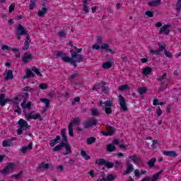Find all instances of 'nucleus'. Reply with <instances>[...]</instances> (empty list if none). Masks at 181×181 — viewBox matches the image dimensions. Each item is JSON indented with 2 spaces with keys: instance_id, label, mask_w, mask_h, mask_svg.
I'll return each mask as SVG.
<instances>
[{
  "instance_id": "obj_1",
  "label": "nucleus",
  "mask_w": 181,
  "mask_h": 181,
  "mask_svg": "<svg viewBox=\"0 0 181 181\" xmlns=\"http://www.w3.org/2000/svg\"><path fill=\"white\" fill-rule=\"evenodd\" d=\"M83 52V48H77V47H74V49H71L70 53L71 57H64V60L66 62H70V64L74 66V67H77V63H81L83 62L84 57L78 53Z\"/></svg>"
},
{
  "instance_id": "obj_2",
  "label": "nucleus",
  "mask_w": 181,
  "mask_h": 181,
  "mask_svg": "<svg viewBox=\"0 0 181 181\" xmlns=\"http://www.w3.org/2000/svg\"><path fill=\"white\" fill-rule=\"evenodd\" d=\"M95 163L98 165V166H105L107 169H112V168H114V163H111L104 158L97 160Z\"/></svg>"
},
{
  "instance_id": "obj_3",
  "label": "nucleus",
  "mask_w": 181,
  "mask_h": 181,
  "mask_svg": "<svg viewBox=\"0 0 181 181\" xmlns=\"http://www.w3.org/2000/svg\"><path fill=\"white\" fill-rule=\"evenodd\" d=\"M24 115L27 121L30 119H40V121H43V118L40 116V114L37 113L35 116H33V112H27L26 110H23Z\"/></svg>"
},
{
  "instance_id": "obj_4",
  "label": "nucleus",
  "mask_w": 181,
  "mask_h": 181,
  "mask_svg": "<svg viewBox=\"0 0 181 181\" xmlns=\"http://www.w3.org/2000/svg\"><path fill=\"white\" fill-rule=\"evenodd\" d=\"M92 49H95L96 50H100V49H103V50H106V52H110L112 54H115V52L110 49V45H108V44H102L100 47V45L95 44L93 45Z\"/></svg>"
},
{
  "instance_id": "obj_5",
  "label": "nucleus",
  "mask_w": 181,
  "mask_h": 181,
  "mask_svg": "<svg viewBox=\"0 0 181 181\" xmlns=\"http://www.w3.org/2000/svg\"><path fill=\"white\" fill-rule=\"evenodd\" d=\"M119 104L122 111H128V107H127V100H125V98L122 96V95H119Z\"/></svg>"
},
{
  "instance_id": "obj_6",
  "label": "nucleus",
  "mask_w": 181,
  "mask_h": 181,
  "mask_svg": "<svg viewBox=\"0 0 181 181\" xmlns=\"http://www.w3.org/2000/svg\"><path fill=\"white\" fill-rule=\"evenodd\" d=\"M16 30V36H23L24 35H28V30L25 29V27H23L22 24H18L17 25Z\"/></svg>"
},
{
  "instance_id": "obj_7",
  "label": "nucleus",
  "mask_w": 181,
  "mask_h": 181,
  "mask_svg": "<svg viewBox=\"0 0 181 181\" xmlns=\"http://www.w3.org/2000/svg\"><path fill=\"white\" fill-rule=\"evenodd\" d=\"M16 165L13 163H8L4 169L0 171L1 175H8L9 173V170H12L13 168H15Z\"/></svg>"
},
{
  "instance_id": "obj_8",
  "label": "nucleus",
  "mask_w": 181,
  "mask_h": 181,
  "mask_svg": "<svg viewBox=\"0 0 181 181\" xmlns=\"http://www.w3.org/2000/svg\"><path fill=\"white\" fill-rule=\"evenodd\" d=\"M83 128L85 129H88V128H91V127H93L94 125H97V119H89L86 120L83 124Z\"/></svg>"
},
{
  "instance_id": "obj_9",
  "label": "nucleus",
  "mask_w": 181,
  "mask_h": 181,
  "mask_svg": "<svg viewBox=\"0 0 181 181\" xmlns=\"http://www.w3.org/2000/svg\"><path fill=\"white\" fill-rule=\"evenodd\" d=\"M28 98H29V93H22L18 95L16 98H14V100H19V101H22L23 100V103H25L28 101Z\"/></svg>"
},
{
  "instance_id": "obj_10",
  "label": "nucleus",
  "mask_w": 181,
  "mask_h": 181,
  "mask_svg": "<svg viewBox=\"0 0 181 181\" xmlns=\"http://www.w3.org/2000/svg\"><path fill=\"white\" fill-rule=\"evenodd\" d=\"M102 178H98L96 181H112L115 179L112 174L108 175L106 180H105V173L104 172L101 173Z\"/></svg>"
},
{
  "instance_id": "obj_11",
  "label": "nucleus",
  "mask_w": 181,
  "mask_h": 181,
  "mask_svg": "<svg viewBox=\"0 0 181 181\" xmlns=\"http://www.w3.org/2000/svg\"><path fill=\"white\" fill-rule=\"evenodd\" d=\"M169 28H170V25L166 24L164 25L159 30V33L160 35H168L169 33H170V30H169Z\"/></svg>"
},
{
  "instance_id": "obj_12",
  "label": "nucleus",
  "mask_w": 181,
  "mask_h": 181,
  "mask_svg": "<svg viewBox=\"0 0 181 181\" xmlns=\"http://www.w3.org/2000/svg\"><path fill=\"white\" fill-rule=\"evenodd\" d=\"M18 124L20 128H21V129L26 130V129H28V128H30V126L29 124H28V122H26L23 119H21L18 121Z\"/></svg>"
},
{
  "instance_id": "obj_13",
  "label": "nucleus",
  "mask_w": 181,
  "mask_h": 181,
  "mask_svg": "<svg viewBox=\"0 0 181 181\" xmlns=\"http://www.w3.org/2000/svg\"><path fill=\"white\" fill-rule=\"evenodd\" d=\"M22 60L24 63H29V62H30V60H33V56L32 55V54L25 52V53H24Z\"/></svg>"
},
{
  "instance_id": "obj_14",
  "label": "nucleus",
  "mask_w": 181,
  "mask_h": 181,
  "mask_svg": "<svg viewBox=\"0 0 181 181\" xmlns=\"http://www.w3.org/2000/svg\"><path fill=\"white\" fill-rule=\"evenodd\" d=\"M16 138H12L11 139H6L3 141L2 145L4 148H8L9 146H12L13 144L12 141H15Z\"/></svg>"
},
{
  "instance_id": "obj_15",
  "label": "nucleus",
  "mask_w": 181,
  "mask_h": 181,
  "mask_svg": "<svg viewBox=\"0 0 181 181\" xmlns=\"http://www.w3.org/2000/svg\"><path fill=\"white\" fill-rule=\"evenodd\" d=\"M64 148H65L66 152L63 153L62 155L66 156V155H70V153H71V146L69 143H64Z\"/></svg>"
},
{
  "instance_id": "obj_16",
  "label": "nucleus",
  "mask_w": 181,
  "mask_h": 181,
  "mask_svg": "<svg viewBox=\"0 0 181 181\" xmlns=\"http://www.w3.org/2000/svg\"><path fill=\"white\" fill-rule=\"evenodd\" d=\"M49 168H50V165H49V163H42L41 165L37 168V170H40L39 172H43V169L47 170Z\"/></svg>"
},
{
  "instance_id": "obj_17",
  "label": "nucleus",
  "mask_w": 181,
  "mask_h": 181,
  "mask_svg": "<svg viewBox=\"0 0 181 181\" xmlns=\"http://www.w3.org/2000/svg\"><path fill=\"white\" fill-rule=\"evenodd\" d=\"M6 76L5 80L8 81V80H13V71L8 69L6 71Z\"/></svg>"
},
{
  "instance_id": "obj_18",
  "label": "nucleus",
  "mask_w": 181,
  "mask_h": 181,
  "mask_svg": "<svg viewBox=\"0 0 181 181\" xmlns=\"http://www.w3.org/2000/svg\"><path fill=\"white\" fill-rule=\"evenodd\" d=\"M163 155L165 156H169V158H176L177 153L175 151H166L163 152Z\"/></svg>"
},
{
  "instance_id": "obj_19",
  "label": "nucleus",
  "mask_w": 181,
  "mask_h": 181,
  "mask_svg": "<svg viewBox=\"0 0 181 181\" xmlns=\"http://www.w3.org/2000/svg\"><path fill=\"white\" fill-rule=\"evenodd\" d=\"M56 56H57V59H59V57H61L63 62H65V63H70V62L64 60V57H70L66 56V54L64 53V51L57 52L56 54Z\"/></svg>"
},
{
  "instance_id": "obj_20",
  "label": "nucleus",
  "mask_w": 181,
  "mask_h": 181,
  "mask_svg": "<svg viewBox=\"0 0 181 181\" xmlns=\"http://www.w3.org/2000/svg\"><path fill=\"white\" fill-rule=\"evenodd\" d=\"M62 141L60 136H57L55 139L50 140L49 146L53 148L54 145L59 144V142Z\"/></svg>"
},
{
  "instance_id": "obj_21",
  "label": "nucleus",
  "mask_w": 181,
  "mask_h": 181,
  "mask_svg": "<svg viewBox=\"0 0 181 181\" xmlns=\"http://www.w3.org/2000/svg\"><path fill=\"white\" fill-rule=\"evenodd\" d=\"M132 172H134V165L131 163H129L127 164L126 170L123 172V175H128Z\"/></svg>"
},
{
  "instance_id": "obj_22",
  "label": "nucleus",
  "mask_w": 181,
  "mask_h": 181,
  "mask_svg": "<svg viewBox=\"0 0 181 181\" xmlns=\"http://www.w3.org/2000/svg\"><path fill=\"white\" fill-rule=\"evenodd\" d=\"M160 4H162V2L160 1V0H153L152 1H149L148 3V5L149 6H152L153 8L156 7V6H159V5H160Z\"/></svg>"
},
{
  "instance_id": "obj_23",
  "label": "nucleus",
  "mask_w": 181,
  "mask_h": 181,
  "mask_svg": "<svg viewBox=\"0 0 181 181\" xmlns=\"http://www.w3.org/2000/svg\"><path fill=\"white\" fill-rule=\"evenodd\" d=\"M61 135L62 136V142H64V144H69V139H67V135H66V129H62L61 130Z\"/></svg>"
},
{
  "instance_id": "obj_24",
  "label": "nucleus",
  "mask_w": 181,
  "mask_h": 181,
  "mask_svg": "<svg viewBox=\"0 0 181 181\" xmlns=\"http://www.w3.org/2000/svg\"><path fill=\"white\" fill-rule=\"evenodd\" d=\"M64 148V142L62 141L59 143V145L56 146L54 148H53L52 151L53 152H59V151H62Z\"/></svg>"
},
{
  "instance_id": "obj_25",
  "label": "nucleus",
  "mask_w": 181,
  "mask_h": 181,
  "mask_svg": "<svg viewBox=\"0 0 181 181\" xmlns=\"http://www.w3.org/2000/svg\"><path fill=\"white\" fill-rule=\"evenodd\" d=\"M1 49L3 50H9V51L11 50V52H13V53H16L17 52H19V48H12L8 45H3L1 47Z\"/></svg>"
},
{
  "instance_id": "obj_26",
  "label": "nucleus",
  "mask_w": 181,
  "mask_h": 181,
  "mask_svg": "<svg viewBox=\"0 0 181 181\" xmlns=\"http://www.w3.org/2000/svg\"><path fill=\"white\" fill-rule=\"evenodd\" d=\"M129 159H132L133 160L134 163H139L142 160V158L138 157L136 155H133L131 156H129Z\"/></svg>"
},
{
  "instance_id": "obj_27",
  "label": "nucleus",
  "mask_w": 181,
  "mask_h": 181,
  "mask_svg": "<svg viewBox=\"0 0 181 181\" xmlns=\"http://www.w3.org/2000/svg\"><path fill=\"white\" fill-rule=\"evenodd\" d=\"M22 108H23L24 110H26V108H28V110H31L32 109V102L29 101L28 102V103L26 104V102H23L21 104Z\"/></svg>"
},
{
  "instance_id": "obj_28",
  "label": "nucleus",
  "mask_w": 181,
  "mask_h": 181,
  "mask_svg": "<svg viewBox=\"0 0 181 181\" xmlns=\"http://www.w3.org/2000/svg\"><path fill=\"white\" fill-rule=\"evenodd\" d=\"M100 84H102V86H101L102 91L103 93H105V94H107V93H108V90L110 89V88H108V86H107V82L102 81H100Z\"/></svg>"
},
{
  "instance_id": "obj_29",
  "label": "nucleus",
  "mask_w": 181,
  "mask_h": 181,
  "mask_svg": "<svg viewBox=\"0 0 181 181\" xmlns=\"http://www.w3.org/2000/svg\"><path fill=\"white\" fill-rule=\"evenodd\" d=\"M103 104H104L105 107H111L113 105L112 102H111V100H106L104 103L103 102V100H99L98 105H103Z\"/></svg>"
},
{
  "instance_id": "obj_30",
  "label": "nucleus",
  "mask_w": 181,
  "mask_h": 181,
  "mask_svg": "<svg viewBox=\"0 0 181 181\" xmlns=\"http://www.w3.org/2000/svg\"><path fill=\"white\" fill-rule=\"evenodd\" d=\"M30 77H35V74L33 72H32V70L28 69L25 72V76L23 77V80L25 78H29Z\"/></svg>"
},
{
  "instance_id": "obj_31",
  "label": "nucleus",
  "mask_w": 181,
  "mask_h": 181,
  "mask_svg": "<svg viewBox=\"0 0 181 181\" xmlns=\"http://www.w3.org/2000/svg\"><path fill=\"white\" fill-rule=\"evenodd\" d=\"M151 73H152V68L151 66H146L143 69L144 76H148V74H151Z\"/></svg>"
},
{
  "instance_id": "obj_32",
  "label": "nucleus",
  "mask_w": 181,
  "mask_h": 181,
  "mask_svg": "<svg viewBox=\"0 0 181 181\" xmlns=\"http://www.w3.org/2000/svg\"><path fill=\"white\" fill-rule=\"evenodd\" d=\"M46 13H47V8H45V7H43L42 8V10L38 11V12H37V15L40 18H43V16H45V15H46Z\"/></svg>"
},
{
  "instance_id": "obj_33",
  "label": "nucleus",
  "mask_w": 181,
  "mask_h": 181,
  "mask_svg": "<svg viewBox=\"0 0 181 181\" xmlns=\"http://www.w3.org/2000/svg\"><path fill=\"white\" fill-rule=\"evenodd\" d=\"M40 101H41V103H43L44 104H45V108H49V107H50V100L49 99L40 98Z\"/></svg>"
},
{
  "instance_id": "obj_34",
  "label": "nucleus",
  "mask_w": 181,
  "mask_h": 181,
  "mask_svg": "<svg viewBox=\"0 0 181 181\" xmlns=\"http://www.w3.org/2000/svg\"><path fill=\"white\" fill-rule=\"evenodd\" d=\"M32 148H33V144H32V142H30L28 146L22 147L21 152L22 153H26L28 150L32 149Z\"/></svg>"
},
{
  "instance_id": "obj_35",
  "label": "nucleus",
  "mask_w": 181,
  "mask_h": 181,
  "mask_svg": "<svg viewBox=\"0 0 181 181\" xmlns=\"http://www.w3.org/2000/svg\"><path fill=\"white\" fill-rule=\"evenodd\" d=\"M163 173V171L160 170V171L158 172L157 173L154 174L153 175L151 181H158V179H159V176H160V175H162Z\"/></svg>"
},
{
  "instance_id": "obj_36",
  "label": "nucleus",
  "mask_w": 181,
  "mask_h": 181,
  "mask_svg": "<svg viewBox=\"0 0 181 181\" xmlns=\"http://www.w3.org/2000/svg\"><path fill=\"white\" fill-rule=\"evenodd\" d=\"M83 2V11L85 13H88L90 11L88 10V6H87V2H88V0H82Z\"/></svg>"
},
{
  "instance_id": "obj_37",
  "label": "nucleus",
  "mask_w": 181,
  "mask_h": 181,
  "mask_svg": "<svg viewBox=\"0 0 181 181\" xmlns=\"http://www.w3.org/2000/svg\"><path fill=\"white\" fill-rule=\"evenodd\" d=\"M103 69H111L112 67V62H104L102 65Z\"/></svg>"
},
{
  "instance_id": "obj_38",
  "label": "nucleus",
  "mask_w": 181,
  "mask_h": 181,
  "mask_svg": "<svg viewBox=\"0 0 181 181\" xmlns=\"http://www.w3.org/2000/svg\"><path fill=\"white\" fill-rule=\"evenodd\" d=\"M117 149V147L114 144H110L107 146V152H114Z\"/></svg>"
},
{
  "instance_id": "obj_39",
  "label": "nucleus",
  "mask_w": 181,
  "mask_h": 181,
  "mask_svg": "<svg viewBox=\"0 0 181 181\" xmlns=\"http://www.w3.org/2000/svg\"><path fill=\"white\" fill-rule=\"evenodd\" d=\"M155 163H156V158H153L147 163V165L149 168H153V166H155Z\"/></svg>"
},
{
  "instance_id": "obj_40",
  "label": "nucleus",
  "mask_w": 181,
  "mask_h": 181,
  "mask_svg": "<svg viewBox=\"0 0 181 181\" xmlns=\"http://www.w3.org/2000/svg\"><path fill=\"white\" fill-rule=\"evenodd\" d=\"M81 156L86 159V160H90V156H88V154L87 153H86V151L84 150H81Z\"/></svg>"
},
{
  "instance_id": "obj_41",
  "label": "nucleus",
  "mask_w": 181,
  "mask_h": 181,
  "mask_svg": "<svg viewBox=\"0 0 181 181\" xmlns=\"http://www.w3.org/2000/svg\"><path fill=\"white\" fill-rule=\"evenodd\" d=\"M95 141H97V139H95V137L90 136L87 139L86 144L88 145H91L92 144H94Z\"/></svg>"
},
{
  "instance_id": "obj_42",
  "label": "nucleus",
  "mask_w": 181,
  "mask_h": 181,
  "mask_svg": "<svg viewBox=\"0 0 181 181\" xmlns=\"http://www.w3.org/2000/svg\"><path fill=\"white\" fill-rule=\"evenodd\" d=\"M103 111H105V114L107 115H110V114H112V108L108 107H103Z\"/></svg>"
},
{
  "instance_id": "obj_43",
  "label": "nucleus",
  "mask_w": 181,
  "mask_h": 181,
  "mask_svg": "<svg viewBox=\"0 0 181 181\" xmlns=\"http://www.w3.org/2000/svg\"><path fill=\"white\" fill-rule=\"evenodd\" d=\"M166 45L163 42L158 43V50L159 52H163V50H166Z\"/></svg>"
},
{
  "instance_id": "obj_44",
  "label": "nucleus",
  "mask_w": 181,
  "mask_h": 181,
  "mask_svg": "<svg viewBox=\"0 0 181 181\" xmlns=\"http://www.w3.org/2000/svg\"><path fill=\"white\" fill-rule=\"evenodd\" d=\"M175 9L178 13H180L181 11V0H177V2L175 4Z\"/></svg>"
},
{
  "instance_id": "obj_45",
  "label": "nucleus",
  "mask_w": 181,
  "mask_h": 181,
  "mask_svg": "<svg viewBox=\"0 0 181 181\" xmlns=\"http://www.w3.org/2000/svg\"><path fill=\"white\" fill-rule=\"evenodd\" d=\"M32 71H34V73H35V74H37V76L42 77V73H40V70L39 69L36 68V66L32 67Z\"/></svg>"
},
{
  "instance_id": "obj_46",
  "label": "nucleus",
  "mask_w": 181,
  "mask_h": 181,
  "mask_svg": "<svg viewBox=\"0 0 181 181\" xmlns=\"http://www.w3.org/2000/svg\"><path fill=\"white\" fill-rule=\"evenodd\" d=\"M107 129L109 130V134H110V136L115 134V128L114 127L107 126Z\"/></svg>"
},
{
  "instance_id": "obj_47",
  "label": "nucleus",
  "mask_w": 181,
  "mask_h": 181,
  "mask_svg": "<svg viewBox=\"0 0 181 181\" xmlns=\"http://www.w3.org/2000/svg\"><path fill=\"white\" fill-rule=\"evenodd\" d=\"M68 129H69V136H74V134L73 133V125L71 123H69L68 126Z\"/></svg>"
},
{
  "instance_id": "obj_48",
  "label": "nucleus",
  "mask_w": 181,
  "mask_h": 181,
  "mask_svg": "<svg viewBox=\"0 0 181 181\" xmlns=\"http://www.w3.org/2000/svg\"><path fill=\"white\" fill-rule=\"evenodd\" d=\"M80 122H81V119H80V117H75L72 121H71L69 122V124H74V125L77 124H80Z\"/></svg>"
},
{
  "instance_id": "obj_49",
  "label": "nucleus",
  "mask_w": 181,
  "mask_h": 181,
  "mask_svg": "<svg viewBox=\"0 0 181 181\" xmlns=\"http://www.w3.org/2000/svg\"><path fill=\"white\" fill-rule=\"evenodd\" d=\"M125 90H129V86L128 84L122 85L119 86V91H125Z\"/></svg>"
},
{
  "instance_id": "obj_50",
  "label": "nucleus",
  "mask_w": 181,
  "mask_h": 181,
  "mask_svg": "<svg viewBox=\"0 0 181 181\" xmlns=\"http://www.w3.org/2000/svg\"><path fill=\"white\" fill-rule=\"evenodd\" d=\"M147 90L148 89L145 86H143L138 89V92L141 94V95H142L143 94H145V93H146Z\"/></svg>"
},
{
  "instance_id": "obj_51",
  "label": "nucleus",
  "mask_w": 181,
  "mask_h": 181,
  "mask_svg": "<svg viewBox=\"0 0 181 181\" xmlns=\"http://www.w3.org/2000/svg\"><path fill=\"white\" fill-rule=\"evenodd\" d=\"M36 1L37 0H30V11L35 9L36 8Z\"/></svg>"
},
{
  "instance_id": "obj_52",
  "label": "nucleus",
  "mask_w": 181,
  "mask_h": 181,
  "mask_svg": "<svg viewBox=\"0 0 181 181\" xmlns=\"http://www.w3.org/2000/svg\"><path fill=\"white\" fill-rule=\"evenodd\" d=\"M168 87L167 84H165V82H161L160 87L158 88V91H165Z\"/></svg>"
},
{
  "instance_id": "obj_53",
  "label": "nucleus",
  "mask_w": 181,
  "mask_h": 181,
  "mask_svg": "<svg viewBox=\"0 0 181 181\" xmlns=\"http://www.w3.org/2000/svg\"><path fill=\"white\" fill-rule=\"evenodd\" d=\"M167 76H168V74H166V72H164V73L163 74V76H160V77H158V78H157V81L162 82V81H163V80H166V77H167Z\"/></svg>"
},
{
  "instance_id": "obj_54",
  "label": "nucleus",
  "mask_w": 181,
  "mask_h": 181,
  "mask_svg": "<svg viewBox=\"0 0 181 181\" xmlns=\"http://www.w3.org/2000/svg\"><path fill=\"white\" fill-rule=\"evenodd\" d=\"M145 15L146 16H148V18H153L154 15H155V11H147L145 13Z\"/></svg>"
},
{
  "instance_id": "obj_55",
  "label": "nucleus",
  "mask_w": 181,
  "mask_h": 181,
  "mask_svg": "<svg viewBox=\"0 0 181 181\" xmlns=\"http://www.w3.org/2000/svg\"><path fill=\"white\" fill-rule=\"evenodd\" d=\"M5 101V93L0 94V105L3 107L4 102Z\"/></svg>"
},
{
  "instance_id": "obj_56",
  "label": "nucleus",
  "mask_w": 181,
  "mask_h": 181,
  "mask_svg": "<svg viewBox=\"0 0 181 181\" xmlns=\"http://www.w3.org/2000/svg\"><path fill=\"white\" fill-rule=\"evenodd\" d=\"M91 112L93 117H97L100 115V113H98V109H92Z\"/></svg>"
},
{
  "instance_id": "obj_57",
  "label": "nucleus",
  "mask_w": 181,
  "mask_h": 181,
  "mask_svg": "<svg viewBox=\"0 0 181 181\" xmlns=\"http://www.w3.org/2000/svg\"><path fill=\"white\" fill-rule=\"evenodd\" d=\"M58 36H59V37H66L67 34L66 32H64V30H61L59 33H58Z\"/></svg>"
},
{
  "instance_id": "obj_58",
  "label": "nucleus",
  "mask_w": 181,
  "mask_h": 181,
  "mask_svg": "<svg viewBox=\"0 0 181 181\" xmlns=\"http://www.w3.org/2000/svg\"><path fill=\"white\" fill-rule=\"evenodd\" d=\"M29 45H30V42L25 41L24 43V47H23V50H28V49H29Z\"/></svg>"
},
{
  "instance_id": "obj_59",
  "label": "nucleus",
  "mask_w": 181,
  "mask_h": 181,
  "mask_svg": "<svg viewBox=\"0 0 181 181\" xmlns=\"http://www.w3.org/2000/svg\"><path fill=\"white\" fill-rule=\"evenodd\" d=\"M164 54L166 56V57H168V59H172V53L167 49L164 50Z\"/></svg>"
},
{
  "instance_id": "obj_60",
  "label": "nucleus",
  "mask_w": 181,
  "mask_h": 181,
  "mask_svg": "<svg viewBox=\"0 0 181 181\" xmlns=\"http://www.w3.org/2000/svg\"><path fill=\"white\" fill-rule=\"evenodd\" d=\"M22 91H35V89L30 88V86H25L22 89Z\"/></svg>"
},
{
  "instance_id": "obj_61",
  "label": "nucleus",
  "mask_w": 181,
  "mask_h": 181,
  "mask_svg": "<svg viewBox=\"0 0 181 181\" xmlns=\"http://www.w3.org/2000/svg\"><path fill=\"white\" fill-rule=\"evenodd\" d=\"M119 166H122V163H121L118 160L115 161L113 167L114 168H119Z\"/></svg>"
},
{
  "instance_id": "obj_62",
  "label": "nucleus",
  "mask_w": 181,
  "mask_h": 181,
  "mask_svg": "<svg viewBox=\"0 0 181 181\" xmlns=\"http://www.w3.org/2000/svg\"><path fill=\"white\" fill-rule=\"evenodd\" d=\"M150 53L154 54H158V56H160V52L159 51V49H156V50L151 49Z\"/></svg>"
},
{
  "instance_id": "obj_63",
  "label": "nucleus",
  "mask_w": 181,
  "mask_h": 181,
  "mask_svg": "<svg viewBox=\"0 0 181 181\" xmlns=\"http://www.w3.org/2000/svg\"><path fill=\"white\" fill-rule=\"evenodd\" d=\"M39 88L41 89V90H46L47 88V84L46 83H40L39 85Z\"/></svg>"
},
{
  "instance_id": "obj_64",
  "label": "nucleus",
  "mask_w": 181,
  "mask_h": 181,
  "mask_svg": "<svg viewBox=\"0 0 181 181\" xmlns=\"http://www.w3.org/2000/svg\"><path fill=\"white\" fill-rule=\"evenodd\" d=\"M158 99H156L153 100V105H163L165 103L163 102H161V103H158Z\"/></svg>"
}]
</instances>
